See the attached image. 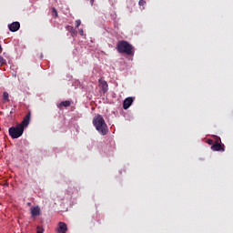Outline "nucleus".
<instances>
[{
  "label": "nucleus",
  "mask_w": 233,
  "mask_h": 233,
  "mask_svg": "<svg viewBox=\"0 0 233 233\" xmlns=\"http://www.w3.org/2000/svg\"><path fill=\"white\" fill-rule=\"evenodd\" d=\"M93 125L96 130L101 134V136H106L108 134V126L105 122L103 116L98 115L93 118Z\"/></svg>",
  "instance_id": "nucleus-1"
},
{
  "label": "nucleus",
  "mask_w": 233,
  "mask_h": 233,
  "mask_svg": "<svg viewBox=\"0 0 233 233\" xmlns=\"http://www.w3.org/2000/svg\"><path fill=\"white\" fill-rule=\"evenodd\" d=\"M116 48L118 54H126L127 56H134L136 52L132 45L125 40L118 41Z\"/></svg>",
  "instance_id": "nucleus-2"
},
{
  "label": "nucleus",
  "mask_w": 233,
  "mask_h": 233,
  "mask_svg": "<svg viewBox=\"0 0 233 233\" xmlns=\"http://www.w3.org/2000/svg\"><path fill=\"white\" fill-rule=\"evenodd\" d=\"M24 132L25 129L23 127L18 126V124H16L15 127H9V136L12 137V139H19V137L23 136Z\"/></svg>",
  "instance_id": "nucleus-3"
},
{
  "label": "nucleus",
  "mask_w": 233,
  "mask_h": 233,
  "mask_svg": "<svg viewBox=\"0 0 233 233\" xmlns=\"http://www.w3.org/2000/svg\"><path fill=\"white\" fill-rule=\"evenodd\" d=\"M211 150L214 152H225V144H221V138L219 137H216V140L211 146Z\"/></svg>",
  "instance_id": "nucleus-4"
},
{
  "label": "nucleus",
  "mask_w": 233,
  "mask_h": 233,
  "mask_svg": "<svg viewBox=\"0 0 233 233\" xmlns=\"http://www.w3.org/2000/svg\"><path fill=\"white\" fill-rule=\"evenodd\" d=\"M32 116V113H30V111L25 115V116L24 117V119L22 120V122L20 124H17L18 127H22V129L25 130V128H26V127H28V125H30V117Z\"/></svg>",
  "instance_id": "nucleus-5"
},
{
  "label": "nucleus",
  "mask_w": 233,
  "mask_h": 233,
  "mask_svg": "<svg viewBox=\"0 0 233 233\" xmlns=\"http://www.w3.org/2000/svg\"><path fill=\"white\" fill-rule=\"evenodd\" d=\"M68 231V227L65 222H58V226L56 228L57 233H66Z\"/></svg>",
  "instance_id": "nucleus-6"
},
{
  "label": "nucleus",
  "mask_w": 233,
  "mask_h": 233,
  "mask_svg": "<svg viewBox=\"0 0 233 233\" xmlns=\"http://www.w3.org/2000/svg\"><path fill=\"white\" fill-rule=\"evenodd\" d=\"M133 103H134V98L133 97L126 98L123 102L124 110H128V108H130V106H132Z\"/></svg>",
  "instance_id": "nucleus-7"
},
{
  "label": "nucleus",
  "mask_w": 233,
  "mask_h": 233,
  "mask_svg": "<svg viewBox=\"0 0 233 233\" xmlns=\"http://www.w3.org/2000/svg\"><path fill=\"white\" fill-rule=\"evenodd\" d=\"M98 83H99V87L101 88L102 92H104V94L108 92V84L106 83V81L100 78L98 80Z\"/></svg>",
  "instance_id": "nucleus-8"
},
{
  "label": "nucleus",
  "mask_w": 233,
  "mask_h": 233,
  "mask_svg": "<svg viewBox=\"0 0 233 233\" xmlns=\"http://www.w3.org/2000/svg\"><path fill=\"white\" fill-rule=\"evenodd\" d=\"M10 32H17L21 28V24L19 22H13L11 25H8Z\"/></svg>",
  "instance_id": "nucleus-9"
},
{
  "label": "nucleus",
  "mask_w": 233,
  "mask_h": 233,
  "mask_svg": "<svg viewBox=\"0 0 233 233\" xmlns=\"http://www.w3.org/2000/svg\"><path fill=\"white\" fill-rule=\"evenodd\" d=\"M31 215L33 218H36V216H41V208H39V207L32 208Z\"/></svg>",
  "instance_id": "nucleus-10"
},
{
  "label": "nucleus",
  "mask_w": 233,
  "mask_h": 233,
  "mask_svg": "<svg viewBox=\"0 0 233 233\" xmlns=\"http://www.w3.org/2000/svg\"><path fill=\"white\" fill-rule=\"evenodd\" d=\"M66 30L71 33L72 37L77 35V31L74 28V26L67 25Z\"/></svg>",
  "instance_id": "nucleus-11"
},
{
  "label": "nucleus",
  "mask_w": 233,
  "mask_h": 233,
  "mask_svg": "<svg viewBox=\"0 0 233 233\" xmlns=\"http://www.w3.org/2000/svg\"><path fill=\"white\" fill-rule=\"evenodd\" d=\"M3 101H4V103H10V96L8 95V92H4Z\"/></svg>",
  "instance_id": "nucleus-12"
},
{
  "label": "nucleus",
  "mask_w": 233,
  "mask_h": 233,
  "mask_svg": "<svg viewBox=\"0 0 233 233\" xmlns=\"http://www.w3.org/2000/svg\"><path fill=\"white\" fill-rule=\"evenodd\" d=\"M70 105H72V101L70 100H66V101H62L59 105V106H65V107H67V106H70Z\"/></svg>",
  "instance_id": "nucleus-13"
},
{
  "label": "nucleus",
  "mask_w": 233,
  "mask_h": 233,
  "mask_svg": "<svg viewBox=\"0 0 233 233\" xmlns=\"http://www.w3.org/2000/svg\"><path fill=\"white\" fill-rule=\"evenodd\" d=\"M3 65H6V59L0 56V66H3Z\"/></svg>",
  "instance_id": "nucleus-14"
},
{
  "label": "nucleus",
  "mask_w": 233,
  "mask_h": 233,
  "mask_svg": "<svg viewBox=\"0 0 233 233\" xmlns=\"http://www.w3.org/2000/svg\"><path fill=\"white\" fill-rule=\"evenodd\" d=\"M138 5H139V6H145V5H147V1L139 0Z\"/></svg>",
  "instance_id": "nucleus-15"
},
{
  "label": "nucleus",
  "mask_w": 233,
  "mask_h": 233,
  "mask_svg": "<svg viewBox=\"0 0 233 233\" xmlns=\"http://www.w3.org/2000/svg\"><path fill=\"white\" fill-rule=\"evenodd\" d=\"M75 25L76 28H79V26H81V20H76Z\"/></svg>",
  "instance_id": "nucleus-16"
},
{
  "label": "nucleus",
  "mask_w": 233,
  "mask_h": 233,
  "mask_svg": "<svg viewBox=\"0 0 233 233\" xmlns=\"http://www.w3.org/2000/svg\"><path fill=\"white\" fill-rule=\"evenodd\" d=\"M52 10H53V16L57 17V10H56V7H53Z\"/></svg>",
  "instance_id": "nucleus-17"
},
{
  "label": "nucleus",
  "mask_w": 233,
  "mask_h": 233,
  "mask_svg": "<svg viewBox=\"0 0 233 233\" xmlns=\"http://www.w3.org/2000/svg\"><path fill=\"white\" fill-rule=\"evenodd\" d=\"M37 231H36V233H43V228H41V227H39V226H37Z\"/></svg>",
  "instance_id": "nucleus-18"
},
{
  "label": "nucleus",
  "mask_w": 233,
  "mask_h": 233,
  "mask_svg": "<svg viewBox=\"0 0 233 233\" xmlns=\"http://www.w3.org/2000/svg\"><path fill=\"white\" fill-rule=\"evenodd\" d=\"M207 143H208V145H214V140L208 139Z\"/></svg>",
  "instance_id": "nucleus-19"
},
{
  "label": "nucleus",
  "mask_w": 233,
  "mask_h": 233,
  "mask_svg": "<svg viewBox=\"0 0 233 233\" xmlns=\"http://www.w3.org/2000/svg\"><path fill=\"white\" fill-rule=\"evenodd\" d=\"M79 34H80V35H85V31H83V29H79Z\"/></svg>",
  "instance_id": "nucleus-20"
},
{
  "label": "nucleus",
  "mask_w": 233,
  "mask_h": 233,
  "mask_svg": "<svg viewBox=\"0 0 233 233\" xmlns=\"http://www.w3.org/2000/svg\"><path fill=\"white\" fill-rule=\"evenodd\" d=\"M3 53V46H1V45H0V54H2Z\"/></svg>",
  "instance_id": "nucleus-21"
}]
</instances>
